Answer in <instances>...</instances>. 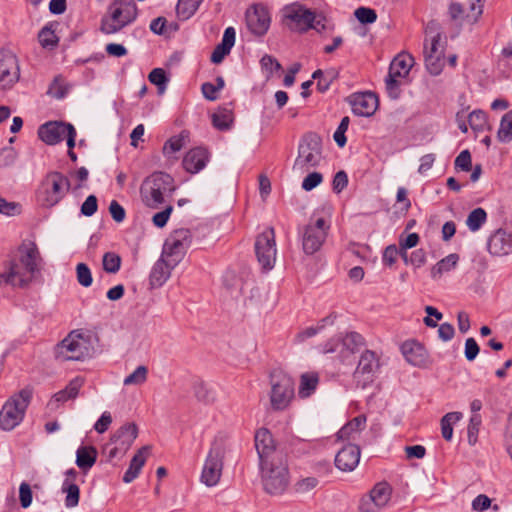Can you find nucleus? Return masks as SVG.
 Returning a JSON list of instances; mask_svg holds the SVG:
<instances>
[{
    "label": "nucleus",
    "instance_id": "obj_63",
    "mask_svg": "<svg viewBox=\"0 0 512 512\" xmlns=\"http://www.w3.org/2000/svg\"><path fill=\"white\" fill-rule=\"evenodd\" d=\"M479 350V346L474 338L466 339L464 353L468 361H473L477 357Z\"/></svg>",
    "mask_w": 512,
    "mask_h": 512
},
{
    "label": "nucleus",
    "instance_id": "obj_52",
    "mask_svg": "<svg viewBox=\"0 0 512 512\" xmlns=\"http://www.w3.org/2000/svg\"><path fill=\"white\" fill-rule=\"evenodd\" d=\"M149 81L158 86L160 90L165 88V85L168 81L165 71L162 68L153 69L148 75Z\"/></svg>",
    "mask_w": 512,
    "mask_h": 512
},
{
    "label": "nucleus",
    "instance_id": "obj_14",
    "mask_svg": "<svg viewBox=\"0 0 512 512\" xmlns=\"http://www.w3.org/2000/svg\"><path fill=\"white\" fill-rule=\"evenodd\" d=\"M316 15L310 9L295 2L282 9V22L291 31L306 32L313 27Z\"/></svg>",
    "mask_w": 512,
    "mask_h": 512
},
{
    "label": "nucleus",
    "instance_id": "obj_37",
    "mask_svg": "<svg viewBox=\"0 0 512 512\" xmlns=\"http://www.w3.org/2000/svg\"><path fill=\"white\" fill-rule=\"evenodd\" d=\"M200 0H178L176 13L180 20H188L199 8Z\"/></svg>",
    "mask_w": 512,
    "mask_h": 512
},
{
    "label": "nucleus",
    "instance_id": "obj_22",
    "mask_svg": "<svg viewBox=\"0 0 512 512\" xmlns=\"http://www.w3.org/2000/svg\"><path fill=\"white\" fill-rule=\"evenodd\" d=\"M255 448L258 453L259 463L273 460L276 457L285 456L275 446L271 432L266 428H260L255 433Z\"/></svg>",
    "mask_w": 512,
    "mask_h": 512
},
{
    "label": "nucleus",
    "instance_id": "obj_1",
    "mask_svg": "<svg viewBox=\"0 0 512 512\" xmlns=\"http://www.w3.org/2000/svg\"><path fill=\"white\" fill-rule=\"evenodd\" d=\"M43 267L44 260L37 244L25 239L18 246L7 270L0 273V285L26 288L41 275Z\"/></svg>",
    "mask_w": 512,
    "mask_h": 512
},
{
    "label": "nucleus",
    "instance_id": "obj_58",
    "mask_svg": "<svg viewBox=\"0 0 512 512\" xmlns=\"http://www.w3.org/2000/svg\"><path fill=\"white\" fill-rule=\"evenodd\" d=\"M318 479L316 477H306L295 483V489L297 492L305 493L316 487Z\"/></svg>",
    "mask_w": 512,
    "mask_h": 512
},
{
    "label": "nucleus",
    "instance_id": "obj_64",
    "mask_svg": "<svg viewBox=\"0 0 512 512\" xmlns=\"http://www.w3.org/2000/svg\"><path fill=\"white\" fill-rule=\"evenodd\" d=\"M112 423V417L111 414L107 411L103 412L100 418L97 420V422L94 425V429L102 434L106 432Z\"/></svg>",
    "mask_w": 512,
    "mask_h": 512
},
{
    "label": "nucleus",
    "instance_id": "obj_13",
    "mask_svg": "<svg viewBox=\"0 0 512 512\" xmlns=\"http://www.w3.org/2000/svg\"><path fill=\"white\" fill-rule=\"evenodd\" d=\"M320 160V136L317 133L306 134L298 150V156L294 163V170L300 173L309 172L317 166Z\"/></svg>",
    "mask_w": 512,
    "mask_h": 512
},
{
    "label": "nucleus",
    "instance_id": "obj_3",
    "mask_svg": "<svg viewBox=\"0 0 512 512\" xmlns=\"http://www.w3.org/2000/svg\"><path fill=\"white\" fill-rule=\"evenodd\" d=\"M175 189L174 179L169 174L155 172L143 181L140 195L147 207L157 209L165 202L166 197L172 195Z\"/></svg>",
    "mask_w": 512,
    "mask_h": 512
},
{
    "label": "nucleus",
    "instance_id": "obj_8",
    "mask_svg": "<svg viewBox=\"0 0 512 512\" xmlns=\"http://www.w3.org/2000/svg\"><path fill=\"white\" fill-rule=\"evenodd\" d=\"M295 396L293 379L283 373L274 372L271 375L270 404L273 410L283 411L289 407Z\"/></svg>",
    "mask_w": 512,
    "mask_h": 512
},
{
    "label": "nucleus",
    "instance_id": "obj_51",
    "mask_svg": "<svg viewBox=\"0 0 512 512\" xmlns=\"http://www.w3.org/2000/svg\"><path fill=\"white\" fill-rule=\"evenodd\" d=\"M354 16L361 24H372L377 19L375 10L363 6L354 11Z\"/></svg>",
    "mask_w": 512,
    "mask_h": 512
},
{
    "label": "nucleus",
    "instance_id": "obj_16",
    "mask_svg": "<svg viewBox=\"0 0 512 512\" xmlns=\"http://www.w3.org/2000/svg\"><path fill=\"white\" fill-rule=\"evenodd\" d=\"M191 242L190 230L185 228L176 229L165 240L161 256L171 261L172 265H178L184 258Z\"/></svg>",
    "mask_w": 512,
    "mask_h": 512
},
{
    "label": "nucleus",
    "instance_id": "obj_48",
    "mask_svg": "<svg viewBox=\"0 0 512 512\" xmlns=\"http://www.w3.org/2000/svg\"><path fill=\"white\" fill-rule=\"evenodd\" d=\"M425 66L431 75H439L444 67V56L426 55Z\"/></svg>",
    "mask_w": 512,
    "mask_h": 512
},
{
    "label": "nucleus",
    "instance_id": "obj_18",
    "mask_svg": "<svg viewBox=\"0 0 512 512\" xmlns=\"http://www.w3.org/2000/svg\"><path fill=\"white\" fill-rule=\"evenodd\" d=\"M379 368L380 363L377 354L371 350L364 351L354 372V380L357 386L364 389L371 384Z\"/></svg>",
    "mask_w": 512,
    "mask_h": 512
},
{
    "label": "nucleus",
    "instance_id": "obj_5",
    "mask_svg": "<svg viewBox=\"0 0 512 512\" xmlns=\"http://www.w3.org/2000/svg\"><path fill=\"white\" fill-rule=\"evenodd\" d=\"M264 490L271 495H281L289 485V469L286 457L259 463Z\"/></svg>",
    "mask_w": 512,
    "mask_h": 512
},
{
    "label": "nucleus",
    "instance_id": "obj_41",
    "mask_svg": "<svg viewBox=\"0 0 512 512\" xmlns=\"http://www.w3.org/2000/svg\"><path fill=\"white\" fill-rule=\"evenodd\" d=\"M61 490L66 494L65 506L74 508L78 505L80 499V489L77 484L62 483Z\"/></svg>",
    "mask_w": 512,
    "mask_h": 512
},
{
    "label": "nucleus",
    "instance_id": "obj_25",
    "mask_svg": "<svg viewBox=\"0 0 512 512\" xmlns=\"http://www.w3.org/2000/svg\"><path fill=\"white\" fill-rule=\"evenodd\" d=\"M71 125L70 123L50 121L39 127L38 136L47 145H56L65 138Z\"/></svg>",
    "mask_w": 512,
    "mask_h": 512
},
{
    "label": "nucleus",
    "instance_id": "obj_38",
    "mask_svg": "<svg viewBox=\"0 0 512 512\" xmlns=\"http://www.w3.org/2000/svg\"><path fill=\"white\" fill-rule=\"evenodd\" d=\"M497 138L502 143H508L512 140V110L502 117Z\"/></svg>",
    "mask_w": 512,
    "mask_h": 512
},
{
    "label": "nucleus",
    "instance_id": "obj_17",
    "mask_svg": "<svg viewBox=\"0 0 512 512\" xmlns=\"http://www.w3.org/2000/svg\"><path fill=\"white\" fill-rule=\"evenodd\" d=\"M392 488L387 482H379L360 499L359 512H380L390 502Z\"/></svg>",
    "mask_w": 512,
    "mask_h": 512
},
{
    "label": "nucleus",
    "instance_id": "obj_46",
    "mask_svg": "<svg viewBox=\"0 0 512 512\" xmlns=\"http://www.w3.org/2000/svg\"><path fill=\"white\" fill-rule=\"evenodd\" d=\"M103 270L107 273L115 274L121 266V258L114 252H107L102 259Z\"/></svg>",
    "mask_w": 512,
    "mask_h": 512
},
{
    "label": "nucleus",
    "instance_id": "obj_60",
    "mask_svg": "<svg viewBox=\"0 0 512 512\" xmlns=\"http://www.w3.org/2000/svg\"><path fill=\"white\" fill-rule=\"evenodd\" d=\"M399 255L398 248L396 245H389L385 248L382 256V261L387 266H392Z\"/></svg>",
    "mask_w": 512,
    "mask_h": 512
},
{
    "label": "nucleus",
    "instance_id": "obj_61",
    "mask_svg": "<svg viewBox=\"0 0 512 512\" xmlns=\"http://www.w3.org/2000/svg\"><path fill=\"white\" fill-rule=\"evenodd\" d=\"M0 213L13 216L20 213V205L15 202H7L5 199L0 197Z\"/></svg>",
    "mask_w": 512,
    "mask_h": 512
},
{
    "label": "nucleus",
    "instance_id": "obj_59",
    "mask_svg": "<svg viewBox=\"0 0 512 512\" xmlns=\"http://www.w3.org/2000/svg\"><path fill=\"white\" fill-rule=\"evenodd\" d=\"M19 497H20V503L23 508H27L30 506L32 502V491L26 482L21 483L19 487Z\"/></svg>",
    "mask_w": 512,
    "mask_h": 512
},
{
    "label": "nucleus",
    "instance_id": "obj_12",
    "mask_svg": "<svg viewBox=\"0 0 512 512\" xmlns=\"http://www.w3.org/2000/svg\"><path fill=\"white\" fill-rule=\"evenodd\" d=\"M413 65L414 58L408 53H400L392 60L385 79L386 90L390 97H398L399 87L408 77Z\"/></svg>",
    "mask_w": 512,
    "mask_h": 512
},
{
    "label": "nucleus",
    "instance_id": "obj_6",
    "mask_svg": "<svg viewBox=\"0 0 512 512\" xmlns=\"http://www.w3.org/2000/svg\"><path fill=\"white\" fill-rule=\"evenodd\" d=\"M32 399V390L24 388L13 394L0 410V429L12 431L23 421Z\"/></svg>",
    "mask_w": 512,
    "mask_h": 512
},
{
    "label": "nucleus",
    "instance_id": "obj_42",
    "mask_svg": "<svg viewBox=\"0 0 512 512\" xmlns=\"http://www.w3.org/2000/svg\"><path fill=\"white\" fill-rule=\"evenodd\" d=\"M233 121L232 112L229 109H218L212 115L213 126L219 130L228 129Z\"/></svg>",
    "mask_w": 512,
    "mask_h": 512
},
{
    "label": "nucleus",
    "instance_id": "obj_40",
    "mask_svg": "<svg viewBox=\"0 0 512 512\" xmlns=\"http://www.w3.org/2000/svg\"><path fill=\"white\" fill-rule=\"evenodd\" d=\"M468 122L472 130L482 132L489 129L488 119L482 110H474L469 114Z\"/></svg>",
    "mask_w": 512,
    "mask_h": 512
},
{
    "label": "nucleus",
    "instance_id": "obj_7",
    "mask_svg": "<svg viewBox=\"0 0 512 512\" xmlns=\"http://www.w3.org/2000/svg\"><path fill=\"white\" fill-rule=\"evenodd\" d=\"M70 187V181L65 175L57 171L49 172L37 191V201L43 207H54L66 196Z\"/></svg>",
    "mask_w": 512,
    "mask_h": 512
},
{
    "label": "nucleus",
    "instance_id": "obj_43",
    "mask_svg": "<svg viewBox=\"0 0 512 512\" xmlns=\"http://www.w3.org/2000/svg\"><path fill=\"white\" fill-rule=\"evenodd\" d=\"M148 368L144 365L138 366L131 374L123 380L125 386L142 385L147 381Z\"/></svg>",
    "mask_w": 512,
    "mask_h": 512
},
{
    "label": "nucleus",
    "instance_id": "obj_19",
    "mask_svg": "<svg viewBox=\"0 0 512 512\" xmlns=\"http://www.w3.org/2000/svg\"><path fill=\"white\" fill-rule=\"evenodd\" d=\"M20 69L17 57L12 52L0 53V90L11 89L19 80Z\"/></svg>",
    "mask_w": 512,
    "mask_h": 512
},
{
    "label": "nucleus",
    "instance_id": "obj_36",
    "mask_svg": "<svg viewBox=\"0 0 512 512\" xmlns=\"http://www.w3.org/2000/svg\"><path fill=\"white\" fill-rule=\"evenodd\" d=\"M462 418L461 412H449L441 419V434L446 441H451L453 437V425Z\"/></svg>",
    "mask_w": 512,
    "mask_h": 512
},
{
    "label": "nucleus",
    "instance_id": "obj_54",
    "mask_svg": "<svg viewBox=\"0 0 512 512\" xmlns=\"http://www.w3.org/2000/svg\"><path fill=\"white\" fill-rule=\"evenodd\" d=\"M471 154L468 150H463L455 159V168L462 171L471 170Z\"/></svg>",
    "mask_w": 512,
    "mask_h": 512
},
{
    "label": "nucleus",
    "instance_id": "obj_29",
    "mask_svg": "<svg viewBox=\"0 0 512 512\" xmlns=\"http://www.w3.org/2000/svg\"><path fill=\"white\" fill-rule=\"evenodd\" d=\"M177 265H172V262L161 256L153 265L150 275L149 283L152 288H159L163 286L171 276L172 270Z\"/></svg>",
    "mask_w": 512,
    "mask_h": 512
},
{
    "label": "nucleus",
    "instance_id": "obj_32",
    "mask_svg": "<svg viewBox=\"0 0 512 512\" xmlns=\"http://www.w3.org/2000/svg\"><path fill=\"white\" fill-rule=\"evenodd\" d=\"M149 452V447L144 446L137 451V453L131 459L130 465L126 472L123 475V481L125 483H131L134 479H136L144 466L147 455Z\"/></svg>",
    "mask_w": 512,
    "mask_h": 512
},
{
    "label": "nucleus",
    "instance_id": "obj_56",
    "mask_svg": "<svg viewBox=\"0 0 512 512\" xmlns=\"http://www.w3.org/2000/svg\"><path fill=\"white\" fill-rule=\"evenodd\" d=\"M109 212H110L113 220L116 221L117 223H121L124 221L126 212H125V209L122 207V205L119 204L118 201L112 200L110 202Z\"/></svg>",
    "mask_w": 512,
    "mask_h": 512
},
{
    "label": "nucleus",
    "instance_id": "obj_15",
    "mask_svg": "<svg viewBox=\"0 0 512 512\" xmlns=\"http://www.w3.org/2000/svg\"><path fill=\"white\" fill-rule=\"evenodd\" d=\"M255 254L258 263L264 271H270L274 268L277 258V246L275 231L272 227H267L256 237Z\"/></svg>",
    "mask_w": 512,
    "mask_h": 512
},
{
    "label": "nucleus",
    "instance_id": "obj_50",
    "mask_svg": "<svg viewBox=\"0 0 512 512\" xmlns=\"http://www.w3.org/2000/svg\"><path fill=\"white\" fill-rule=\"evenodd\" d=\"M76 277L78 283L83 287H89L93 282L91 270L85 263L77 264Z\"/></svg>",
    "mask_w": 512,
    "mask_h": 512
},
{
    "label": "nucleus",
    "instance_id": "obj_10",
    "mask_svg": "<svg viewBox=\"0 0 512 512\" xmlns=\"http://www.w3.org/2000/svg\"><path fill=\"white\" fill-rule=\"evenodd\" d=\"M364 344L363 337L357 332L338 335L328 341L323 349L325 353H337L343 365L352 364L353 355Z\"/></svg>",
    "mask_w": 512,
    "mask_h": 512
},
{
    "label": "nucleus",
    "instance_id": "obj_53",
    "mask_svg": "<svg viewBox=\"0 0 512 512\" xmlns=\"http://www.w3.org/2000/svg\"><path fill=\"white\" fill-rule=\"evenodd\" d=\"M98 209V201L95 195H89L81 205V213L86 217H91Z\"/></svg>",
    "mask_w": 512,
    "mask_h": 512
},
{
    "label": "nucleus",
    "instance_id": "obj_23",
    "mask_svg": "<svg viewBox=\"0 0 512 512\" xmlns=\"http://www.w3.org/2000/svg\"><path fill=\"white\" fill-rule=\"evenodd\" d=\"M488 251L494 256L512 253V230L498 229L488 239Z\"/></svg>",
    "mask_w": 512,
    "mask_h": 512
},
{
    "label": "nucleus",
    "instance_id": "obj_11",
    "mask_svg": "<svg viewBox=\"0 0 512 512\" xmlns=\"http://www.w3.org/2000/svg\"><path fill=\"white\" fill-rule=\"evenodd\" d=\"M89 342L80 333H69L55 348L56 358L61 361H79L89 356Z\"/></svg>",
    "mask_w": 512,
    "mask_h": 512
},
{
    "label": "nucleus",
    "instance_id": "obj_57",
    "mask_svg": "<svg viewBox=\"0 0 512 512\" xmlns=\"http://www.w3.org/2000/svg\"><path fill=\"white\" fill-rule=\"evenodd\" d=\"M16 160V152L11 147H5L0 150V167L12 165Z\"/></svg>",
    "mask_w": 512,
    "mask_h": 512
},
{
    "label": "nucleus",
    "instance_id": "obj_20",
    "mask_svg": "<svg viewBox=\"0 0 512 512\" xmlns=\"http://www.w3.org/2000/svg\"><path fill=\"white\" fill-rule=\"evenodd\" d=\"M300 238L306 256H314L320 251V216L314 214L311 217L300 232Z\"/></svg>",
    "mask_w": 512,
    "mask_h": 512
},
{
    "label": "nucleus",
    "instance_id": "obj_21",
    "mask_svg": "<svg viewBox=\"0 0 512 512\" xmlns=\"http://www.w3.org/2000/svg\"><path fill=\"white\" fill-rule=\"evenodd\" d=\"M246 23L248 29L256 36L267 33L271 17L268 9L262 4H256L246 11Z\"/></svg>",
    "mask_w": 512,
    "mask_h": 512
},
{
    "label": "nucleus",
    "instance_id": "obj_44",
    "mask_svg": "<svg viewBox=\"0 0 512 512\" xmlns=\"http://www.w3.org/2000/svg\"><path fill=\"white\" fill-rule=\"evenodd\" d=\"M185 145V137L183 135H177L169 138L163 146L164 156L171 157L175 153L179 152Z\"/></svg>",
    "mask_w": 512,
    "mask_h": 512
},
{
    "label": "nucleus",
    "instance_id": "obj_49",
    "mask_svg": "<svg viewBox=\"0 0 512 512\" xmlns=\"http://www.w3.org/2000/svg\"><path fill=\"white\" fill-rule=\"evenodd\" d=\"M482 423L481 416L479 414H473L470 417L468 428H467V436L468 442L471 445H474L477 442L479 429Z\"/></svg>",
    "mask_w": 512,
    "mask_h": 512
},
{
    "label": "nucleus",
    "instance_id": "obj_4",
    "mask_svg": "<svg viewBox=\"0 0 512 512\" xmlns=\"http://www.w3.org/2000/svg\"><path fill=\"white\" fill-rule=\"evenodd\" d=\"M230 449V443L226 436L217 435L208 451L203 464L200 481L207 487L216 486L222 476L223 460Z\"/></svg>",
    "mask_w": 512,
    "mask_h": 512
},
{
    "label": "nucleus",
    "instance_id": "obj_28",
    "mask_svg": "<svg viewBox=\"0 0 512 512\" xmlns=\"http://www.w3.org/2000/svg\"><path fill=\"white\" fill-rule=\"evenodd\" d=\"M401 352L406 361L413 366L422 367L427 364V351L421 343L415 340L405 341L401 345Z\"/></svg>",
    "mask_w": 512,
    "mask_h": 512
},
{
    "label": "nucleus",
    "instance_id": "obj_34",
    "mask_svg": "<svg viewBox=\"0 0 512 512\" xmlns=\"http://www.w3.org/2000/svg\"><path fill=\"white\" fill-rule=\"evenodd\" d=\"M459 262V255L456 253H451L446 257L439 260L432 268H431V278L434 280L440 279L444 274L453 271Z\"/></svg>",
    "mask_w": 512,
    "mask_h": 512
},
{
    "label": "nucleus",
    "instance_id": "obj_39",
    "mask_svg": "<svg viewBox=\"0 0 512 512\" xmlns=\"http://www.w3.org/2000/svg\"><path fill=\"white\" fill-rule=\"evenodd\" d=\"M487 220V213L483 208L472 210L467 219L466 225L471 232L478 231Z\"/></svg>",
    "mask_w": 512,
    "mask_h": 512
},
{
    "label": "nucleus",
    "instance_id": "obj_62",
    "mask_svg": "<svg viewBox=\"0 0 512 512\" xmlns=\"http://www.w3.org/2000/svg\"><path fill=\"white\" fill-rule=\"evenodd\" d=\"M489 507H491V499L484 494L478 495L472 501V509L477 512H484Z\"/></svg>",
    "mask_w": 512,
    "mask_h": 512
},
{
    "label": "nucleus",
    "instance_id": "obj_27",
    "mask_svg": "<svg viewBox=\"0 0 512 512\" xmlns=\"http://www.w3.org/2000/svg\"><path fill=\"white\" fill-rule=\"evenodd\" d=\"M208 161V150L202 147H196L185 154L182 165L187 172L196 174L206 167Z\"/></svg>",
    "mask_w": 512,
    "mask_h": 512
},
{
    "label": "nucleus",
    "instance_id": "obj_45",
    "mask_svg": "<svg viewBox=\"0 0 512 512\" xmlns=\"http://www.w3.org/2000/svg\"><path fill=\"white\" fill-rule=\"evenodd\" d=\"M38 40L40 45L46 49H53L58 44V37L55 32L47 26L40 30Z\"/></svg>",
    "mask_w": 512,
    "mask_h": 512
},
{
    "label": "nucleus",
    "instance_id": "obj_55",
    "mask_svg": "<svg viewBox=\"0 0 512 512\" xmlns=\"http://www.w3.org/2000/svg\"><path fill=\"white\" fill-rule=\"evenodd\" d=\"M172 211H173V207L171 205H169L164 210L154 214V216L152 218L153 224L159 228L164 227L167 224Z\"/></svg>",
    "mask_w": 512,
    "mask_h": 512
},
{
    "label": "nucleus",
    "instance_id": "obj_2",
    "mask_svg": "<svg viewBox=\"0 0 512 512\" xmlns=\"http://www.w3.org/2000/svg\"><path fill=\"white\" fill-rule=\"evenodd\" d=\"M138 15L134 0H114L101 19L102 33L112 35L133 23Z\"/></svg>",
    "mask_w": 512,
    "mask_h": 512
},
{
    "label": "nucleus",
    "instance_id": "obj_47",
    "mask_svg": "<svg viewBox=\"0 0 512 512\" xmlns=\"http://www.w3.org/2000/svg\"><path fill=\"white\" fill-rule=\"evenodd\" d=\"M441 35L437 33L424 43V57L426 55L444 56L443 46L440 43Z\"/></svg>",
    "mask_w": 512,
    "mask_h": 512
},
{
    "label": "nucleus",
    "instance_id": "obj_33",
    "mask_svg": "<svg viewBox=\"0 0 512 512\" xmlns=\"http://www.w3.org/2000/svg\"><path fill=\"white\" fill-rule=\"evenodd\" d=\"M98 452L93 446H80L76 451V465L84 472L96 463Z\"/></svg>",
    "mask_w": 512,
    "mask_h": 512
},
{
    "label": "nucleus",
    "instance_id": "obj_9",
    "mask_svg": "<svg viewBox=\"0 0 512 512\" xmlns=\"http://www.w3.org/2000/svg\"><path fill=\"white\" fill-rule=\"evenodd\" d=\"M138 428L135 423H126L115 431L110 441L104 446L103 453L109 461L121 459L137 438Z\"/></svg>",
    "mask_w": 512,
    "mask_h": 512
},
{
    "label": "nucleus",
    "instance_id": "obj_31",
    "mask_svg": "<svg viewBox=\"0 0 512 512\" xmlns=\"http://www.w3.org/2000/svg\"><path fill=\"white\" fill-rule=\"evenodd\" d=\"M366 416L358 415L346 423L338 432V440H355L366 427Z\"/></svg>",
    "mask_w": 512,
    "mask_h": 512
},
{
    "label": "nucleus",
    "instance_id": "obj_24",
    "mask_svg": "<svg viewBox=\"0 0 512 512\" xmlns=\"http://www.w3.org/2000/svg\"><path fill=\"white\" fill-rule=\"evenodd\" d=\"M352 111L355 115L370 117L378 108V98L373 92L357 93L351 96Z\"/></svg>",
    "mask_w": 512,
    "mask_h": 512
},
{
    "label": "nucleus",
    "instance_id": "obj_30",
    "mask_svg": "<svg viewBox=\"0 0 512 512\" xmlns=\"http://www.w3.org/2000/svg\"><path fill=\"white\" fill-rule=\"evenodd\" d=\"M83 385L84 379L82 377L77 376L73 378L64 389L56 392L52 396L49 405L58 407L59 403H64L70 399H75Z\"/></svg>",
    "mask_w": 512,
    "mask_h": 512
},
{
    "label": "nucleus",
    "instance_id": "obj_26",
    "mask_svg": "<svg viewBox=\"0 0 512 512\" xmlns=\"http://www.w3.org/2000/svg\"><path fill=\"white\" fill-rule=\"evenodd\" d=\"M360 455V448L357 445L349 444L336 454L335 465L341 471L351 472L358 466Z\"/></svg>",
    "mask_w": 512,
    "mask_h": 512
},
{
    "label": "nucleus",
    "instance_id": "obj_35",
    "mask_svg": "<svg viewBox=\"0 0 512 512\" xmlns=\"http://www.w3.org/2000/svg\"><path fill=\"white\" fill-rule=\"evenodd\" d=\"M319 377L317 372H306L300 376L298 395L300 398L311 396L317 389Z\"/></svg>",
    "mask_w": 512,
    "mask_h": 512
}]
</instances>
